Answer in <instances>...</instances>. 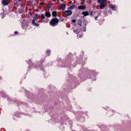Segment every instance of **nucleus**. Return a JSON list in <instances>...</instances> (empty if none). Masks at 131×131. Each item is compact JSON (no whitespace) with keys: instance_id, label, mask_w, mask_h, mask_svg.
Returning <instances> with one entry per match:
<instances>
[{"instance_id":"nucleus-1","label":"nucleus","mask_w":131,"mask_h":131,"mask_svg":"<svg viewBox=\"0 0 131 131\" xmlns=\"http://www.w3.org/2000/svg\"><path fill=\"white\" fill-rule=\"evenodd\" d=\"M59 19L57 18H54L52 19L50 21L49 23L50 25L54 27L57 25L59 22Z\"/></svg>"},{"instance_id":"nucleus-2","label":"nucleus","mask_w":131,"mask_h":131,"mask_svg":"<svg viewBox=\"0 0 131 131\" xmlns=\"http://www.w3.org/2000/svg\"><path fill=\"white\" fill-rule=\"evenodd\" d=\"M98 3L100 4V9H103L105 7V3L106 1V0H97Z\"/></svg>"},{"instance_id":"nucleus-3","label":"nucleus","mask_w":131,"mask_h":131,"mask_svg":"<svg viewBox=\"0 0 131 131\" xmlns=\"http://www.w3.org/2000/svg\"><path fill=\"white\" fill-rule=\"evenodd\" d=\"M72 11L71 10H66L64 12V14L65 16H69L72 14Z\"/></svg>"},{"instance_id":"nucleus-4","label":"nucleus","mask_w":131,"mask_h":131,"mask_svg":"<svg viewBox=\"0 0 131 131\" xmlns=\"http://www.w3.org/2000/svg\"><path fill=\"white\" fill-rule=\"evenodd\" d=\"M8 0H2V3L4 5H7L8 4Z\"/></svg>"},{"instance_id":"nucleus-5","label":"nucleus","mask_w":131,"mask_h":131,"mask_svg":"<svg viewBox=\"0 0 131 131\" xmlns=\"http://www.w3.org/2000/svg\"><path fill=\"white\" fill-rule=\"evenodd\" d=\"M45 15L48 18L50 17L51 16L50 13L49 11L46 12L45 13Z\"/></svg>"},{"instance_id":"nucleus-6","label":"nucleus","mask_w":131,"mask_h":131,"mask_svg":"<svg viewBox=\"0 0 131 131\" xmlns=\"http://www.w3.org/2000/svg\"><path fill=\"white\" fill-rule=\"evenodd\" d=\"M60 8L62 10H64L66 8V6L63 4H62L60 6Z\"/></svg>"},{"instance_id":"nucleus-7","label":"nucleus","mask_w":131,"mask_h":131,"mask_svg":"<svg viewBox=\"0 0 131 131\" xmlns=\"http://www.w3.org/2000/svg\"><path fill=\"white\" fill-rule=\"evenodd\" d=\"M86 8L85 6L83 5H80L78 7V9H79L84 10Z\"/></svg>"},{"instance_id":"nucleus-8","label":"nucleus","mask_w":131,"mask_h":131,"mask_svg":"<svg viewBox=\"0 0 131 131\" xmlns=\"http://www.w3.org/2000/svg\"><path fill=\"white\" fill-rule=\"evenodd\" d=\"M108 7L110 8H112L113 10H115V5H114L109 4L108 5Z\"/></svg>"},{"instance_id":"nucleus-9","label":"nucleus","mask_w":131,"mask_h":131,"mask_svg":"<svg viewBox=\"0 0 131 131\" xmlns=\"http://www.w3.org/2000/svg\"><path fill=\"white\" fill-rule=\"evenodd\" d=\"M82 14L85 16L88 15H89L88 12L87 11L83 12H82Z\"/></svg>"},{"instance_id":"nucleus-10","label":"nucleus","mask_w":131,"mask_h":131,"mask_svg":"<svg viewBox=\"0 0 131 131\" xmlns=\"http://www.w3.org/2000/svg\"><path fill=\"white\" fill-rule=\"evenodd\" d=\"M77 23L78 25H80V26H81L82 24V21L81 20L79 19L77 21Z\"/></svg>"},{"instance_id":"nucleus-11","label":"nucleus","mask_w":131,"mask_h":131,"mask_svg":"<svg viewBox=\"0 0 131 131\" xmlns=\"http://www.w3.org/2000/svg\"><path fill=\"white\" fill-rule=\"evenodd\" d=\"M75 6V5H71L70 7L68 8V9H70L71 10H73Z\"/></svg>"},{"instance_id":"nucleus-12","label":"nucleus","mask_w":131,"mask_h":131,"mask_svg":"<svg viewBox=\"0 0 131 131\" xmlns=\"http://www.w3.org/2000/svg\"><path fill=\"white\" fill-rule=\"evenodd\" d=\"M52 15L53 17H56L57 16V12L56 11H53L52 12Z\"/></svg>"},{"instance_id":"nucleus-13","label":"nucleus","mask_w":131,"mask_h":131,"mask_svg":"<svg viewBox=\"0 0 131 131\" xmlns=\"http://www.w3.org/2000/svg\"><path fill=\"white\" fill-rule=\"evenodd\" d=\"M52 3H50L47 5V7L49 9L51 8V6H52Z\"/></svg>"},{"instance_id":"nucleus-14","label":"nucleus","mask_w":131,"mask_h":131,"mask_svg":"<svg viewBox=\"0 0 131 131\" xmlns=\"http://www.w3.org/2000/svg\"><path fill=\"white\" fill-rule=\"evenodd\" d=\"M46 53L47 54L48 56H49L51 52V50H48L46 51Z\"/></svg>"},{"instance_id":"nucleus-15","label":"nucleus","mask_w":131,"mask_h":131,"mask_svg":"<svg viewBox=\"0 0 131 131\" xmlns=\"http://www.w3.org/2000/svg\"><path fill=\"white\" fill-rule=\"evenodd\" d=\"M41 17L42 19H44L45 18V17L44 15L43 14H42L41 15Z\"/></svg>"},{"instance_id":"nucleus-16","label":"nucleus","mask_w":131,"mask_h":131,"mask_svg":"<svg viewBox=\"0 0 131 131\" xmlns=\"http://www.w3.org/2000/svg\"><path fill=\"white\" fill-rule=\"evenodd\" d=\"M24 12L23 10L22 9H20L19 10H18V12L20 13H22Z\"/></svg>"},{"instance_id":"nucleus-17","label":"nucleus","mask_w":131,"mask_h":131,"mask_svg":"<svg viewBox=\"0 0 131 131\" xmlns=\"http://www.w3.org/2000/svg\"><path fill=\"white\" fill-rule=\"evenodd\" d=\"M36 19L34 18L32 20V22L33 24H34L35 23Z\"/></svg>"},{"instance_id":"nucleus-18","label":"nucleus","mask_w":131,"mask_h":131,"mask_svg":"<svg viewBox=\"0 0 131 131\" xmlns=\"http://www.w3.org/2000/svg\"><path fill=\"white\" fill-rule=\"evenodd\" d=\"M72 22L73 23H75L76 22V20L75 19H73L72 20Z\"/></svg>"},{"instance_id":"nucleus-19","label":"nucleus","mask_w":131,"mask_h":131,"mask_svg":"<svg viewBox=\"0 0 131 131\" xmlns=\"http://www.w3.org/2000/svg\"><path fill=\"white\" fill-rule=\"evenodd\" d=\"M18 34V31H15L14 32V34L15 35H17Z\"/></svg>"},{"instance_id":"nucleus-20","label":"nucleus","mask_w":131,"mask_h":131,"mask_svg":"<svg viewBox=\"0 0 131 131\" xmlns=\"http://www.w3.org/2000/svg\"><path fill=\"white\" fill-rule=\"evenodd\" d=\"M35 26H39V25L38 24H36V23H35L34 24H33Z\"/></svg>"},{"instance_id":"nucleus-21","label":"nucleus","mask_w":131,"mask_h":131,"mask_svg":"<svg viewBox=\"0 0 131 131\" xmlns=\"http://www.w3.org/2000/svg\"><path fill=\"white\" fill-rule=\"evenodd\" d=\"M40 5H43V3L42 2L40 3H39Z\"/></svg>"},{"instance_id":"nucleus-22","label":"nucleus","mask_w":131,"mask_h":131,"mask_svg":"<svg viewBox=\"0 0 131 131\" xmlns=\"http://www.w3.org/2000/svg\"><path fill=\"white\" fill-rule=\"evenodd\" d=\"M93 13V12L92 11H91L90 12V14L92 16V15Z\"/></svg>"},{"instance_id":"nucleus-23","label":"nucleus","mask_w":131,"mask_h":131,"mask_svg":"<svg viewBox=\"0 0 131 131\" xmlns=\"http://www.w3.org/2000/svg\"><path fill=\"white\" fill-rule=\"evenodd\" d=\"M35 16H36V17L37 18V16H38L37 15V14H35Z\"/></svg>"},{"instance_id":"nucleus-24","label":"nucleus","mask_w":131,"mask_h":131,"mask_svg":"<svg viewBox=\"0 0 131 131\" xmlns=\"http://www.w3.org/2000/svg\"><path fill=\"white\" fill-rule=\"evenodd\" d=\"M97 17H98L97 16H96V17H95V20H97L96 19L97 18Z\"/></svg>"},{"instance_id":"nucleus-25","label":"nucleus","mask_w":131,"mask_h":131,"mask_svg":"<svg viewBox=\"0 0 131 131\" xmlns=\"http://www.w3.org/2000/svg\"><path fill=\"white\" fill-rule=\"evenodd\" d=\"M2 79V78L1 77H0V80H1Z\"/></svg>"},{"instance_id":"nucleus-26","label":"nucleus","mask_w":131,"mask_h":131,"mask_svg":"<svg viewBox=\"0 0 131 131\" xmlns=\"http://www.w3.org/2000/svg\"><path fill=\"white\" fill-rule=\"evenodd\" d=\"M64 19H62L61 20V21H63V20Z\"/></svg>"},{"instance_id":"nucleus-27","label":"nucleus","mask_w":131,"mask_h":131,"mask_svg":"<svg viewBox=\"0 0 131 131\" xmlns=\"http://www.w3.org/2000/svg\"><path fill=\"white\" fill-rule=\"evenodd\" d=\"M64 0H61V2H63Z\"/></svg>"},{"instance_id":"nucleus-28","label":"nucleus","mask_w":131,"mask_h":131,"mask_svg":"<svg viewBox=\"0 0 131 131\" xmlns=\"http://www.w3.org/2000/svg\"><path fill=\"white\" fill-rule=\"evenodd\" d=\"M22 0H18V1L19 2L21 1H22Z\"/></svg>"},{"instance_id":"nucleus-29","label":"nucleus","mask_w":131,"mask_h":131,"mask_svg":"<svg viewBox=\"0 0 131 131\" xmlns=\"http://www.w3.org/2000/svg\"><path fill=\"white\" fill-rule=\"evenodd\" d=\"M53 0V1H55H55H56V0Z\"/></svg>"},{"instance_id":"nucleus-30","label":"nucleus","mask_w":131,"mask_h":131,"mask_svg":"<svg viewBox=\"0 0 131 131\" xmlns=\"http://www.w3.org/2000/svg\"><path fill=\"white\" fill-rule=\"evenodd\" d=\"M38 20V19H36V21H37Z\"/></svg>"},{"instance_id":"nucleus-31","label":"nucleus","mask_w":131,"mask_h":131,"mask_svg":"<svg viewBox=\"0 0 131 131\" xmlns=\"http://www.w3.org/2000/svg\"><path fill=\"white\" fill-rule=\"evenodd\" d=\"M71 1H70V3H71Z\"/></svg>"},{"instance_id":"nucleus-32","label":"nucleus","mask_w":131,"mask_h":131,"mask_svg":"<svg viewBox=\"0 0 131 131\" xmlns=\"http://www.w3.org/2000/svg\"><path fill=\"white\" fill-rule=\"evenodd\" d=\"M15 1H17V0H14Z\"/></svg>"},{"instance_id":"nucleus-33","label":"nucleus","mask_w":131,"mask_h":131,"mask_svg":"<svg viewBox=\"0 0 131 131\" xmlns=\"http://www.w3.org/2000/svg\"><path fill=\"white\" fill-rule=\"evenodd\" d=\"M17 6H18V5H17Z\"/></svg>"},{"instance_id":"nucleus-34","label":"nucleus","mask_w":131,"mask_h":131,"mask_svg":"<svg viewBox=\"0 0 131 131\" xmlns=\"http://www.w3.org/2000/svg\"><path fill=\"white\" fill-rule=\"evenodd\" d=\"M43 61H44V60H42V61L43 62Z\"/></svg>"}]
</instances>
